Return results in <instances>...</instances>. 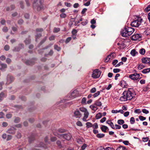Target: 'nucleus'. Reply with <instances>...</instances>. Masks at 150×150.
<instances>
[{
  "mask_svg": "<svg viewBox=\"0 0 150 150\" xmlns=\"http://www.w3.org/2000/svg\"><path fill=\"white\" fill-rule=\"evenodd\" d=\"M123 96L120 98V100L122 101H126L131 100L135 95L130 91H125L122 94Z\"/></svg>",
  "mask_w": 150,
  "mask_h": 150,
  "instance_id": "nucleus-1",
  "label": "nucleus"
},
{
  "mask_svg": "<svg viewBox=\"0 0 150 150\" xmlns=\"http://www.w3.org/2000/svg\"><path fill=\"white\" fill-rule=\"evenodd\" d=\"M134 29L130 27H125L121 31V34L123 37H127L131 35L134 32Z\"/></svg>",
  "mask_w": 150,
  "mask_h": 150,
  "instance_id": "nucleus-2",
  "label": "nucleus"
},
{
  "mask_svg": "<svg viewBox=\"0 0 150 150\" xmlns=\"http://www.w3.org/2000/svg\"><path fill=\"white\" fill-rule=\"evenodd\" d=\"M43 2L42 0H35L33 4L34 8L38 11L42 10L44 8L42 4Z\"/></svg>",
  "mask_w": 150,
  "mask_h": 150,
  "instance_id": "nucleus-3",
  "label": "nucleus"
},
{
  "mask_svg": "<svg viewBox=\"0 0 150 150\" xmlns=\"http://www.w3.org/2000/svg\"><path fill=\"white\" fill-rule=\"evenodd\" d=\"M80 110L84 113L83 117L82 118V120L84 122H87L88 120H87L89 113L86 108H80L79 109Z\"/></svg>",
  "mask_w": 150,
  "mask_h": 150,
  "instance_id": "nucleus-4",
  "label": "nucleus"
},
{
  "mask_svg": "<svg viewBox=\"0 0 150 150\" xmlns=\"http://www.w3.org/2000/svg\"><path fill=\"white\" fill-rule=\"evenodd\" d=\"M142 21V19L140 18H138L136 20L134 21L131 23V25L132 27H137L141 24Z\"/></svg>",
  "mask_w": 150,
  "mask_h": 150,
  "instance_id": "nucleus-5",
  "label": "nucleus"
},
{
  "mask_svg": "<svg viewBox=\"0 0 150 150\" xmlns=\"http://www.w3.org/2000/svg\"><path fill=\"white\" fill-rule=\"evenodd\" d=\"M68 96L70 99H73L79 96V92L76 90H74L69 94Z\"/></svg>",
  "mask_w": 150,
  "mask_h": 150,
  "instance_id": "nucleus-6",
  "label": "nucleus"
},
{
  "mask_svg": "<svg viewBox=\"0 0 150 150\" xmlns=\"http://www.w3.org/2000/svg\"><path fill=\"white\" fill-rule=\"evenodd\" d=\"M100 74L101 72L98 69H96L93 71L92 77L94 78H98L100 77Z\"/></svg>",
  "mask_w": 150,
  "mask_h": 150,
  "instance_id": "nucleus-7",
  "label": "nucleus"
},
{
  "mask_svg": "<svg viewBox=\"0 0 150 150\" xmlns=\"http://www.w3.org/2000/svg\"><path fill=\"white\" fill-rule=\"evenodd\" d=\"M139 74L135 73L129 75V77L133 80L136 81L141 78H139Z\"/></svg>",
  "mask_w": 150,
  "mask_h": 150,
  "instance_id": "nucleus-8",
  "label": "nucleus"
},
{
  "mask_svg": "<svg viewBox=\"0 0 150 150\" xmlns=\"http://www.w3.org/2000/svg\"><path fill=\"white\" fill-rule=\"evenodd\" d=\"M142 35L140 34H136L132 36L131 39L133 40H136L141 38Z\"/></svg>",
  "mask_w": 150,
  "mask_h": 150,
  "instance_id": "nucleus-9",
  "label": "nucleus"
},
{
  "mask_svg": "<svg viewBox=\"0 0 150 150\" xmlns=\"http://www.w3.org/2000/svg\"><path fill=\"white\" fill-rule=\"evenodd\" d=\"M14 80L13 77L11 76H8L7 78V82L6 83V85H8L12 82Z\"/></svg>",
  "mask_w": 150,
  "mask_h": 150,
  "instance_id": "nucleus-10",
  "label": "nucleus"
},
{
  "mask_svg": "<svg viewBox=\"0 0 150 150\" xmlns=\"http://www.w3.org/2000/svg\"><path fill=\"white\" fill-rule=\"evenodd\" d=\"M59 137H63L67 140H69L71 139V136L69 133H68V134H61Z\"/></svg>",
  "mask_w": 150,
  "mask_h": 150,
  "instance_id": "nucleus-11",
  "label": "nucleus"
},
{
  "mask_svg": "<svg viewBox=\"0 0 150 150\" xmlns=\"http://www.w3.org/2000/svg\"><path fill=\"white\" fill-rule=\"evenodd\" d=\"M74 116L77 118H79L81 117L82 114L79 110L76 109L74 112Z\"/></svg>",
  "mask_w": 150,
  "mask_h": 150,
  "instance_id": "nucleus-12",
  "label": "nucleus"
},
{
  "mask_svg": "<svg viewBox=\"0 0 150 150\" xmlns=\"http://www.w3.org/2000/svg\"><path fill=\"white\" fill-rule=\"evenodd\" d=\"M142 62L145 64H148L150 62V58H143L142 59Z\"/></svg>",
  "mask_w": 150,
  "mask_h": 150,
  "instance_id": "nucleus-13",
  "label": "nucleus"
},
{
  "mask_svg": "<svg viewBox=\"0 0 150 150\" xmlns=\"http://www.w3.org/2000/svg\"><path fill=\"white\" fill-rule=\"evenodd\" d=\"M0 69L2 71H4L5 70V69L7 67V65L6 64L0 63Z\"/></svg>",
  "mask_w": 150,
  "mask_h": 150,
  "instance_id": "nucleus-14",
  "label": "nucleus"
},
{
  "mask_svg": "<svg viewBox=\"0 0 150 150\" xmlns=\"http://www.w3.org/2000/svg\"><path fill=\"white\" fill-rule=\"evenodd\" d=\"M101 98H100L98 100H96L94 103V105L99 107L100 106L102 105L101 102L99 101V100Z\"/></svg>",
  "mask_w": 150,
  "mask_h": 150,
  "instance_id": "nucleus-15",
  "label": "nucleus"
},
{
  "mask_svg": "<svg viewBox=\"0 0 150 150\" xmlns=\"http://www.w3.org/2000/svg\"><path fill=\"white\" fill-rule=\"evenodd\" d=\"M119 85L122 87L124 88L127 85L126 82L124 80H122L120 83Z\"/></svg>",
  "mask_w": 150,
  "mask_h": 150,
  "instance_id": "nucleus-16",
  "label": "nucleus"
},
{
  "mask_svg": "<svg viewBox=\"0 0 150 150\" xmlns=\"http://www.w3.org/2000/svg\"><path fill=\"white\" fill-rule=\"evenodd\" d=\"M90 108L95 112L98 109V108L94 104L90 106Z\"/></svg>",
  "mask_w": 150,
  "mask_h": 150,
  "instance_id": "nucleus-17",
  "label": "nucleus"
},
{
  "mask_svg": "<svg viewBox=\"0 0 150 150\" xmlns=\"http://www.w3.org/2000/svg\"><path fill=\"white\" fill-rule=\"evenodd\" d=\"M76 141L79 144H81L83 143V139L82 138H79L76 139Z\"/></svg>",
  "mask_w": 150,
  "mask_h": 150,
  "instance_id": "nucleus-18",
  "label": "nucleus"
},
{
  "mask_svg": "<svg viewBox=\"0 0 150 150\" xmlns=\"http://www.w3.org/2000/svg\"><path fill=\"white\" fill-rule=\"evenodd\" d=\"M130 54L132 56L134 57L135 56L136 54H138V53L136 51L135 49H133L131 50L130 52Z\"/></svg>",
  "mask_w": 150,
  "mask_h": 150,
  "instance_id": "nucleus-19",
  "label": "nucleus"
},
{
  "mask_svg": "<svg viewBox=\"0 0 150 150\" xmlns=\"http://www.w3.org/2000/svg\"><path fill=\"white\" fill-rule=\"evenodd\" d=\"M98 125L96 123H95L93 125L92 124V127L94 129L93 131H98L96 130L95 129L98 128Z\"/></svg>",
  "mask_w": 150,
  "mask_h": 150,
  "instance_id": "nucleus-20",
  "label": "nucleus"
},
{
  "mask_svg": "<svg viewBox=\"0 0 150 150\" xmlns=\"http://www.w3.org/2000/svg\"><path fill=\"white\" fill-rule=\"evenodd\" d=\"M142 72L144 74L148 73L150 72V68L145 69L142 70Z\"/></svg>",
  "mask_w": 150,
  "mask_h": 150,
  "instance_id": "nucleus-21",
  "label": "nucleus"
},
{
  "mask_svg": "<svg viewBox=\"0 0 150 150\" xmlns=\"http://www.w3.org/2000/svg\"><path fill=\"white\" fill-rule=\"evenodd\" d=\"M100 129L102 131H106L108 129V127L105 125H102L100 127Z\"/></svg>",
  "mask_w": 150,
  "mask_h": 150,
  "instance_id": "nucleus-22",
  "label": "nucleus"
},
{
  "mask_svg": "<svg viewBox=\"0 0 150 150\" xmlns=\"http://www.w3.org/2000/svg\"><path fill=\"white\" fill-rule=\"evenodd\" d=\"M116 150H127V149L126 147L122 146L118 147Z\"/></svg>",
  "mask_w": 150,
  "mask_h": 150,
  "instance_id": "nucleus-23",
  "label": "nucleus"
},
{
  "mask_svg": "<svg viewBox=\"0 0 150 150\" xmlns=\"http://www.w3.org/2000/svg\"><path fill=\"white\" fill-rule=\"evenodd\" d=\"M102 117V115L101 113L99 112L97 113L96 115V119H98L101 118Z\"/></svg>",
  "mask_w": 150,
  "mask_h": 150,
  "instance_id": "nucleus-24",
  "label": "nucleus"
},
{
  "mask_svg": "<svg viewBox=\"0 0 150 150\" xmlns=\"http://www.w3.org/2000/svg\"><path fill=\"white\" fill-rule=\"evenodd\" d=\"M106 123L109 125L112 128L114 127V124L111 121H107L106 122Z\"/></svg>",
  "mask_w": 150,
  "mask_h": 150,
  "instance_id": "nucleus-25",
  "label": "nucleus"
},
{
  "mask_svg": "<svg viewBox=\"0 0 150 150\" xmlns=\"http://www.w3.org/2000/svg\"><path fill=\"white\" fill-rule=\"evenodd\" d=\"M145 52V50L144 48L141 49L139 50V53L142 55H144Z\"/></svg>",
  "mask_w": 150,
  "mask_h": 150,
  "instance_id": "nucleus-26",
  "label": "nucleus"
},
{
  "mask_svg": "<svg viewBox=\"0 0 150 150\" xmlns=\"http://www.w3.org/2000/svg\"><path fill=\"white\" fill-rule=\"evenodd\" d=\"M86 127L88 128L92 127V124L90 122H86Z\"/></svg>",
  "mask_w": 150,
  "mask_h": 150,
  "instance_id": "nucleus-27",
  "label": "nucleus"
},
{
  "mask_svg": "<svg viewBox=\"0 0 150 150\" xmlns=\"http://www.w3.org/2000/svg\"><path fill=\"white\" fill-rule=\"evenodd\" d=\"M105 134H98L96 135V136L98 138H101L103 137Z\"/></svg>",
  "mask_w": 150,
  "mask_h": 150,
  "instance_id": "nucleus-28",
  "label": "nucleus"
},
{
  "mask_svg": "<svg viewBox=\"0 0 150 150\" xmlns=\"http://www.w3.org/2000/svg\"><path fill=\"white\" fill-rule=\"evenodd\" d=\"M121 128L120 126L116 124L115 125H114V127L112 128L113 129H119Z\"/></svg>",
  "mask_w": 150,
  "mask_h": 150,
  "instance_id": "nucleus-29",
  "label": "nucleus"
},
{
  "mask_svg": "<svg viewBox=\"0 0 150 150\" xmlns=\"http://www.w3.org/2000/svg\"><path fill=\"white\" fill-rule=\"evenodd\" d=\"M125 122L123 120H119L117 121V123L120 125L123 124Z\"/></svg>",
  "mask_w": 150,
  "mask_h": 150,
  "instance_id": "nucleus-30",
  "label": "nucleus"
},
{
  "mask_svg": "<svg viewBox=\"0 0 150 150\" xmlns=\"http://www.w3.org/2000/svg\"><path fill=\"white\" fill-rule=\"evenodd\" d=\"M6 95L3 92H1L0 93V98L3 99V98L6 97Z\"/></svg>",
  "mask_w": 150,
  "mask_h": 150,
  "instance_id": "nucleus-31",
  "label": "nucleus"
},
{
  "mask_svg": "<svg viewBox=\"0 0 150 150\" xmlns=\"http://www.w3.org/2000/svg\"><path fill=\"white\" fill-rule=\"evenodd\" d=\"M88 23V21L86 19L84 20V21H83L81 23L82 25H86Z\"/></svg>",
  "mask_w": 150,
  "mask_h": 150,
  "instance_id": "nucleus-32",
  "label": "nucleus"
},
{
  "mask_svg": "<svg viewBox=\"0 0 150 150\" xmlns=\"http://www.w3.org/2000/svg\"><path fill=\"white\" fill-rule=\"evenodd\" d=\"M100 92L99 91H98L97 92L95 93L93 95L94 98H96L100 94Z\"/></svg>",
  "mask_w": 150,
  "mask_h": 150,
  "instance_id": "nucleus-33",
  "label": "nucleus"
},
{
  "mask_svg": "<svg viewBox=\"0 0 150 150\" xmlns=\"http://www.w3.org/2000/svg\"><path fill=\"white\" fill-rule=\"evenodd\" d=\"M34 139V137L33 135H32L29 138V142H31Z\"/></svg>",
  "mask_w": 150,
  "mask_h": 150,
  "instance_id": "nucleus-34",
  "label": "nucleus"
},
{
  "mask_svg": "<svg viewBox=\"0 0 150 150\" xmlns=\"http://www.w3.org/2000/svg\"><path fill=\"white\" fill-rule=\"evenodd\" d=\"M135 119L133 117H132L131 118L130 120V122L131 124H133L134 123Z\"/></svg>",
  "mask_w": 150,
  "mask_h": 150,
  "instance_id": "nucleus-35",
  "label": "nucleus"
},
{
  "mask_svg": "<svg viewBox=\"0 0 150 150\" xmlns=\"http://www.w3.org/2000/svg\"><path fill=\"white\" fill-rule=\"evenodd\" d=\"M111 59H112V58L111 57L110 55L109 54L107 57L106 59L105 60V61L106 62H108Z\"/></svg>",
  "mask_w": 150,
  "mask_h": 150,
  "instance_id": "nucleus-36",
  "label": "nucleus"
},
{
  "mask_svg": "<svg viewBox=\"0 0 150 150\" xmlns=\"http://www.w3.org/2000/svg\"><path fill=\"white\" fill-rule=\"evenodd\" d=\"M20 119L18 117H16L14 120V122L16 123H18L20 121Z\"/></svg>",
  "mask_w": 150,
  "mask_h": 150,
  "instance_id": "nucleus-37",
  "label": "nucleus"
},
{
  "mask_svg": "<svg viewBox=\"0 0 150 150\" xmlns=\"http://www.w3.org/2000/svg\"><path fill=\"white\" fill-rule=\"evenodd\" d=\"M139 118L140 120L142 121L145 120L146 119L145 117H144L142 115H140L139 116Z\"/></svg>",
  "mask_w": 150,
  "mask_h": 150,
  "instance_id": "nucleus-38",
  "label": "nucleus"
},
{
  "mask_svg": "<svg viewBox=\"0 0 150 150\" xmlns=\"http://www.w3.org/2000/svg\"><path fill=\"white\" fill-rule=\"evenodd\" d=\"M144 67V66L142 64H139L138 67V68L139 70H141Z\"/></svg>",
  "mask_w": 150,
  "mask_h": 150,
  "instance_id": "nucleus-39",
  "label": "nucleus"
},
{
  "mask_svg": "<svg viewBox=\"0 0 150 150\" xmlns=\"http://www.w3.org/2000/svg\"><path fill=\"white\" fill-rule=\"evenodd\" d=\"M76 125L80 127H81L82 126V124L81 122L80 121H78L76 123Z\"/></svg>",
  "mask_w": 150,
  "mask_h": 150,
  "instance_id": "nucleus-40",
  "label": "nucleus"
},
{
  "mask_svg": "<svg viewBox=\"0 0 150 150\" xmlns=\"http://www.w3.org/2000/svg\"><path fill=\"white\" fill-rule=\"evenodd\" d=\"M96 91V88L95 87H93L91 89L90 92L91 93H95Z\"/></svg>",
  "mask_w": 150,
  "mask_h": 150,
  "instance_id": "nucleus-41",
  "label": "nucleus"
},
{
  "mask_svg": "<svg viewBox=\"0 0 150 150\" xmlns=\"http://www.w3.org/2000/svg\"><path fill=\"white\" fill-rule=\"evenodd\" d=\"M71 37H69L67 38L65 40V43H67L71 40Z\"/></svg>",
  "mask_w": 150,
  "mask_h": 150,
  "instance_id": "nucleus-42",
  "label": "nucleus"
},
{
  "mask_svg": "<svg viewBox=\"0 0 150 150\" xmlns=\"http://www.w3.org/2000/svg\"><path fill=\"white\" fill-rule=\"evenodd\" d=\"M54 48L58 51H59L60 50V48L57 45H54Z\"/></svg>",
  "mask_w": 150,
  "mask_h": 150,
  "instance_id": "nucleus-43",
  "label": "nucleus"
},
{
  "mask_svg": "<svg viewBox=\"0 0 150 150\" xmlns=\"http://www.w3.org/2000/svg\"><path fill=\"white\" fill-rule=\"evenodd\" d=\"M10 130L14 131L16 130V127L15 126H13L11 127L10 128Z\"/></svg>",
  "mask_w": 150,
  "mask_h": 150,
  "instance_id": "nucleus-44",
  "label": "nucleus"
},
{
  "mask_svg": "<svg viewBox=\"0 0 150 150\" xmlns=\"http://www.w3.org/2000/svg\"><path fill=\"white\" fill-rule=\"evenodd\" d=\"M134 112L137 113H140L142 112V111L140 109H136L134 111Z\"/></svg>",
  "mask_w": 150,
  "mask_h": 150,
  "instance_id": "nucleus-45",
  "label": "nucleus"
},
{
  "mask_svg": "<svg viewBox=\"0 0 150 150\" xmlns=\"http://www.w3.org/2000/svg\"><path fill=\"white\" fill-rule=\"evenodd\" d=\"M60 31V29L59 28H54L53 32L54 33H57Z\"/></svg>",
  "mask_w": 150,
  "mask_h": 150,
  "instance_id": "nucleus-46",
  "label": "nucleus"
},
{
  "mask_svg": "<svg viewBox=\"0 0 150 150\" xmlns=\"http://www.w3.org/2000/svg\"><path fill=\"white\" fill-rule=\"evenodd\" d=\"M142 112L145 114H147L149 113V111L145 109H142Z\"/></svg>",
  "mask_w": 150,
  "mask_h": 150,
  "instance_id": "nucleus-47",
  "label": "nucleus"
},
{
  "mask_svg": "<svg viewBox=\"0 0 150 150\" xmlns=\"http://www.w3.org/2000/svg\"><path fill=\"white\" fill-rule=\"evenodd\" d=\"M64 4L66 6L68 7H70L71 5L70 3L67 2H65Z\"/></svg>",
  "mask_w": 150,
  "mask_h": 150,
  "instance_id": "nucleus-48",
  "label": "nucleus"
},
{
  "mask_svg": "<svg viewBox=\"0 0 150 150\" xmlns=\"http://www.w3.org/2000/svg\"><path fill=\"white\" fill-rule=\"evenodd\" d=\"M120 69H113V71L115 73H117L120 72Z\"/></svg>",
  "mask_w": 150,
  "mask_h": 150,
  "instance_id": "nucleus-49",
  "label": "nucleus"
},
{
  "mask_svg": "<svg viewBox=\"0 0 150 150\" xmlns=\"http://www.w3.org/2000/svg\"><path fill=\"white\" fill-rule=\"evenodd\" d=\"M60 17L62 18H65L66 17V14L64 13H62L60 15Z\"/></svg>",
  "mask_w": 150,
  "mask_h": 150,
  "instance_id": "nucleus-50",
  "label": "nucleus"
},
{
  "mask_svg": "<svg viewBox=\"0 0 150 150\" xmlns=\"http://www.w3.org/2000/svg\"><path fill=\"white\" fill-rule=\"evenodd\" d=\"M72 34L73 35H75L77 33V30L75 29H73L72 31Z\"/></svg>",
  "mask_w": 150,
  "mask_h": 150,
  "instance_id": "nucleus-51",
  "label": "nucleus"
},
{
  "mask_svg": "<svg viewBox=\"0 0 150 150\" xmlns=\"http://www.w3.org/2000/svg\"><path fill=\"white\" fill-rule=\"evenodd\" d=\"M149 139V138L148 137H143L142 138L143 141L144 142H146Z\"/></svg>",
  "mask_w": 150,
  "mask_h": 150,
  "instance_id": "nucleus-52",
  "label": "nucleus"
},
{
  "mask_svg": "<svg viewBox=\"0 0 150 150\" xmlns=\"http://www.w3.org/2000/svg\"><path fill=\"white\" fill-rule=\"evenodd\" d=\"M79 6V5L78 3H76L73 5V7L75 8H77Z\"/></svg>",
  "mask_w": 150,
  "mask_h": 150,
  "instance_id": "nucleus-53",
  "label": "nucleus"
},
{
  "mask_svg": "<svg viewBox=\"0 0 150 150\" xmlns=\"http://www.w3.org/2000/svg\"><path fill=\"white\" fill-rule=\"evenodd\" d=\"M87 9L86 8H83L81 12V13L82 14H83L87 11Z\"/></svg>",
  "mask_w": 150,
  "mask_h": 150,
  "instance_id": "nucleus-54",
  "label": "nucleus"
},
{
  "mask_svg": "<svg viewBox=\"0 0 150 150\" xmlns=\"http://www.w3.org/2000/svg\"><path fill=\"white\" fill-rule=\"evenodd\" d=\"M90 1H88L86 3H84L83 5L86 6H88L90 5Z\"/></svg>",
  "mask_w": 150,
  "mask_h": 150,
  "instance_id": "nucleus-55",
  "label": "nucleus"
},
{
  "mask_svg": "<svg viewBox=\"0 0 150 150\" xmlns=\"http://www.w3.org/2000/svg\"><path fill=\"white\" fill-rule=\"evenodd\" d=\"M4 49L6 51H7L9 49V46L8 45H6L4 47Z\"/></svg>",
  "mask_w": 150,
  "mask_h": 150,
  "instance_id": "nucleus-56",
  "label": "nucleus"
},
{
  "mask_svg": "<svg viewBox=\"0 0 150 150\" xmlns=\"http://www.w3.org/2000/svg\"><path fill=\"white\" fill-rule=\"evenodd\" d=\"M4 83L3 81L0 82V90L2 89V86L4 84Z\"/></svg>",
  "mask_w": 150,
  "mask_h": 150,
  "instance_id": "nucleus-57",
  "label": "nucleus"
},
{
  "mask_svg": "<svg viewBox=\"0 0 150 150\" xmlns=\"http://www.w3.org/2000/svg\"><path fill=\"white\" fill-rule=\"evenodd\" d=\"M118 62V60H114L112 62V64L113 65H115Z\"/></svg>",
  "mask_w": 150,
  "mask_h": 150,
  "instance_id": "nucleus-58",
  "label": "nucleus"
},
{
  "mask_svg": "<svg viewBox=\"0 0 150 150\" xmlns=\"http://www.w3.org/2000/svg\"><path fill=\"white\" fill-rule=\"evenodd\" d=\"M57 139L56 137H51L50 139V140L52 142H54Z\"/></svg>",
  "mask_w": 150,
  "mask_h": 150,
  "instance_id": "nucleus-59",
  "label": "nucleus"
},
{
  "mask_svg": "<svg viewBox=\"0 0 150 150\" xmlns=\"http://www.w3.org/2000/svg\"><path fill=\"white\" fill-rule=\"evenodd\" d=\"M26 63L28 65H31L33 64L31 61L30 60L27 61L26 62Z\"/></svg>",
  "mask_w": 150,
  "mask_h": 150,
  "instance_id": "nucleus-60",
  "label": "nucleus"
},
{
  "mask_svg": "<svg viewBox=\"0 0 150 150\" xmlns=\"http://www.w3.org/2000/svg\"><path fill=\"white\" fill-rule=\"evenodd\" d=\"M110 55L111 57H112V59H113L115 57V53L113 52L111 53Z\"/></svg>",
  "mask_w": 150,
  "mask_h": 150,
  "instance_id": "nucleus-61",
  "label": "nucleus"
},
{
  "mask_svg": "<svg viewBox=\"0 0 150 150\" xmlns=\"http://www.w3.org/2000/svg\"><path fill=\"white\" fill-rule=\"evenodd\" d=\"M106 120V118L105 117H103L100 120V122L101 123H103Z\"/></svg>",
  "mask_w": 150,
  "mask_h": 150,
  "instance_id": "nucleus-62",
  "label": "nucleus"
},
{
  "mask_svg": "<svg viewBox=\"0 0 150 150\" xmlns=\"http://www.w3.org/2000/svg\"><path fill=\"white\" fill-rule=\"evenodd\" d=\"M2 125L3 127H6L8 126V124L6 122H4L2 123Z\"/></svg>",
  "mask_w": 150,
  "mask_h": 150,
  "instance_id": "nucleus-63",
  "label": "nucleus"
},
{
  "mask_svg": "<svg viewBox=\"0 0 150 150\" xmlns=\"http://www.w3.org/2000/svg\"><path fill=\"white\" fill-rule=\"evenodd\" d=\"M97 150H105V149L103 147L100 146L97 149Z\"/></svg>",
  "mask_w": 150,
  "mask_h": 150,
  "instance_id": "nucleus-64",
  "label": "nucleus"
}]
</instances>
